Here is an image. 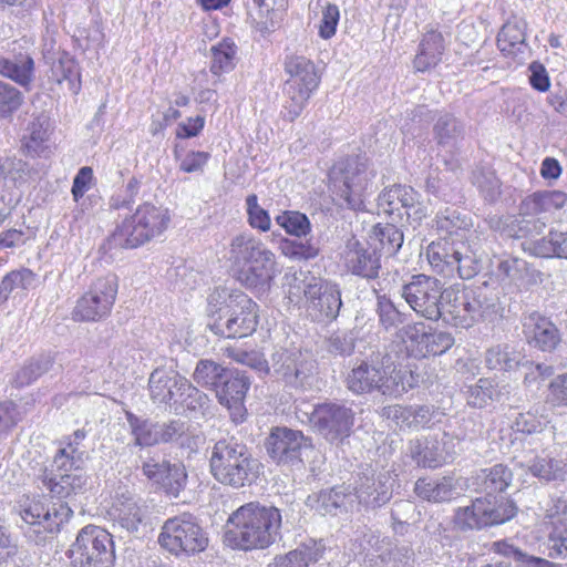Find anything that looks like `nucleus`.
I'll return each instance as SVG.
<instances>
[{"label": "nucleus", "instance_id": "1", "mask_svg": "<svg viewBox=\"0 0 567 567\" xmlns=\"http://www.w3.org/2000/svg\"><path fill=\"white\" fill-rule=\"evenodd\" d=\"M281 523V513L277 507L251 502L228 517L225 542L244 550L264 549L279 537Z\"/></svg>", "mask_w": 567, "mask_h": 567}, {"label": "nucleus", "instance_id": "2", "mask_svg": "<svg viewBox=\"0 0 567 567\" xmlns=\"http://www.w3.org/2000/svg\"><path fill=\"white\" fill-rule=\"evenodd\" d=\"M207 311L213 318L210 330L225 338H245L257 328V305L238 289L217 287L207 299Z\"/></svg>", "mask_w": 567, "mask_h": 567}, {"label": "nucleus", "instance_id": "3", "mask_svg": "<svg viewBox=\"0 0 567 567\" xmlns=\"http://www.w3.org/2000/svg\"><path fill=\"white\" fill-rule=\"evenodd\" d=\"M346 381L348 389L355 394L378 391L391 398L403 395L416 383L413 373L396 367L389 355L380 361H361L352 368Z\"/></svg>", "mask_w": 567, "mask_h": 567}, {"label": "nucleus", "instance_id": "4", "mask_svg": "<svg viewBox=\"0 0 567 567\" xmlns=\"http://www.w3.org/2000/svg\"><path fill=\"white\" fill-rule=\"evenodd\" d=\"M258 470V461L251 457L246 446L226 440L215 444L210 456V471L218 482L243 487L257 477Z\"/></svg>", "mask_w": 567, "mask_h": 567}, {"label": "nucleus", "instance_id": "5", "mask_svg": "<svg viewBox=\"0 0 567 567\" xmlns=\"http://www.w3.org/2000/svg\"><path fill=\"white\" fill-rule=\"evenodd\" d=\"M168 223L169 215L166 209L143 204L116 226L111 235V241L115 247L136 248L161 235Z\"/></svg>", "mask_w": 567, "mask_h": 567}, {"label": "nucleus", "instance_id": "6", "mask_svg": "<svg viewBox=\"0 0 567 567\" xmlns=\"http://www.w3.org/2000/svg\"><path fill=\"white\" fill-rule=\"evenodd\" d=\"M329 176L333 192L342 197L349 207L360 209L364 195L374 186L375 171L365 157L354 156L334 164Z\"/></svg>", "mask_w": 567, "mask_h": 567}, {"label": "nucleus", "instance_id": "7", "mask_svg": "<svg viewBox=\"0 0 567 567\" xmlns=\"http://www.w3.org/2000/svg\"><path fill=\"white\" fill-rule=\"evenodd\" d=\"M286 93L288 100L285 105L284 117L290 122L302 113L312 93L320 83V76L315 63L303 56L290 54L285 60Z\"/></svg>", "mask_w": 567, "mask_h": 567}, {"label": "nucleus", "instance_id": "8", "mask_svg": "<svg viewBox=\"0 0 567 567\" xmlns=\"http://www.w3.org/2000/svg\"><path fill=\"white\" fill-rule=\"evenodd\" d=\"M425 255L433 271L446 278L457 275L462 279H471L478 271L475 255L462 240L441 238L432 241Z\"/></svg>", "mask_w": 567, "mask_h": 567}, {"label": "nucleus", "instance_id": "9", "mask_svg": "<svg viewBox=\"0 0 567 567\" xmlns=\"http://www.w3.org/2000/svg\"><path fill=\"white\" fill-rule=\"evenodd\" d=\"M567 203L564 192H539L527 196L519 205L520 219H515L509 229V236L525 237L540 234L546 220L556 210L561 209Z\"/></svg>", "mask_w": 567, "mask_h": 567}, {"label": "nucleus", "instance_id": "10", "mask_svg": "<svg viewBox=\"0 0 567 567\" xmlns=\"http://www.w3.org/2000/svg\"><path fill=\"white\" fill-rule=\"evenodd\" d=\"M81 463V455L72 444L58 451L53 464L59 473L43 478V484L52 496L71 499L87 489L89 476Z\"/></svg>", "mask_w": 567, "mask_h": 567}, {"label": "nucleus", "instance_id": "11", "mask_svg": "<svg viewBox=\"0 0 567 567\" xmlns=\"http://www.w3.org/2000/svg\"><path fill=\"white\" fill-rule=\"evenodd\" d=\"M73 567H113L115 550L112 536L94 525L83 527L69 549Z\"/></svg>", "mask_w": 567, "mask_h": 567}, {"label": "nucleus", "instance_id": "12", "mask_svg": "<svg viewBox=\"0 0 567 567\" xmlns=\"http://www.w3.org/2000/svg\"><path fill=\"white\" fill-rule=\"evenodd\" d=\"M159 545L174 555L203 551L208 537L192 515L168 518L158 535Z\"/></svg>", "mask_w": 567, "mask_h": 567}, {"label": "nucleus", "instance_id": "13", "mask_svg": "<svg viewBox=\"0 0 567 567\" xmlns=\"http://www.w3.org/2000/svg\"><path fill=\"white\" fill-rule=\"evenodd\" d=\"M117 295L114 277L97 278L81 296L72 310L76 322H95L106 318L113 308Z\"/></svg>", "mask_w": 567, "mask_h": 567}, {"label": "nucleus", "instance_id": "14", "mask_svg": "<svg viewBox=\"0 0 567 567\" xmlns=\"http://www.w3.org/2000/svg\"><path fill=\"white\" fill-rule=\"evenodd\" d=\"M516 506L509 501L499 504L488 497L476 498L472 505L458 508L454 523L461 529H474L503 524L514 517Z\"/></svg>", "mask_w": 567, "mask_h": 567}, {"label": "nucleus", "instance_id": "15", "mask_svg": "<svg viewBox=\"0 0 567 567\" xmlns=\"http://www.w3.org/2000/svg\"><path fill=\"white\" fill-rule=\"evenodd\" d=\"M444 290L439 279L419 275L402 287L401 296L420 316L429 320H439L442 316L440 306Z\"/></svg>", "mask_w": 567, "mask_h": 567}, {"label": "nucleus", "instance_id": "16", "mask_svg": "<svg viewBox=\"0 0 567 567\" xmlns=\"http://www.w3.org/2000/svg\"><path fill=\"white\" fill-rule=\"evenodd\" d=\"M312 427L330 443L342 442L350 436L354 424V412L338 403H322L306 413Z\"/></svg>", "mask_w": 567, "mask_h": 567}, {"label": "nucleus", "instance_id": "17", "mask_svg": "<svg viewBox=\"0 0 567 567\" xmlns=\"http://www.w3.org/2000/svg\"><path fill=\"white\" fill-rule=\"evenodd\" d=\"M109 515L115 524L131 534L143 533L148 526L147 507L127 488L116 492Z\"/></svg>", "mask_w": 567, "mask_h": 567}, {"label": "nucleus", "instance_id": "18", "mask_svg": "<svg viewBox=\"0 0 567 567\" xmlns=\"http://www.w3.org/2000/svg\"><path fill=\"white\" fill-rule=\"evenodd\" d=\"M72 509L68 504L54 505L51 508L38 499H27L21 505L20 516L38 535L58 532L60 526L66 522Z\"/></svg>", "mask_w": 567, "mask_h": 567}, {"label": "nucleus", "instance_id": "19", "mask_svg": "<svg viewBox=\"0 0 567 567\" xmlns=\"http://www.w3.org/2000/svg\"><path fill=\"white\" fill-rule=\"evenodd\" d=\"M401 338L413 352L421 357L443 354L454 344L451 333L427 330L422 322L403 327Z\"/></svg>", "mask_w": 567, "mask_h": 567}, {"label": "nucleus", "instance_id": "20", "mask_svg": "<svg viewBox=\"0 0 567 567\" xmlns=\"http://www.w3.org/2000/svg\"><path fill=\"white\" fill-rule=\"evenodd\" d=\"M306 311L317 321L336 319L341 308L340 291L336 285L313 282L305 288Z\"/></svg>", "mask_w": 567, "mask_h": 567}, {"label": "nucleus", "instance_id": "21", "mask_svg": "<svg viewBox=\"0 0 567 567\" xmlns=\"http://www.w3.org/2000/svg\"><path fill=\"white\" fill-rule=\"evenodd\" d=\"M419 194L406 185H392L385 188L379 196V206L388 214L405 210L409 220L420 225L426 217L427 210L419 200Z\"/></svg>", "mask_w": 567, "mask_h": 567}, {"label": "nucleus", "instance_id": "22", "mask_svg": "<svg viewBox=\"0 0 567 567\" xmlns=\"http://www.w3.org/2000/svg\"><path fill=\"white\" fill-rule=\"evenodd\" d=\"M308 445V439L300 431L288 427L272 429L266 441L270 457L282 465L300 461L301 450Z\"/></svg>", "mask_w": 567, "mask_h": 567}, {"label": "nucleus", "instance_id": "23", "mask_svg": "<svg viewBox=\"0 0 567 567\" xmlns=\"http://www.w3.org/2000/svg\"><path fill=\"white\" fill-rule=\"evenodd\" d=\"M249 385V379L243 372L228 371L216 389V396L219 403L229 410L235 422H241L244 420L246 412L244 399Z\"/></svg>", "mask_w": 567, "mask_h": 567}, {"label": "nucleus", "instance_id": "24", "mask_svg": "<svg viewBox=\"0 0 567 567\" xmlns=\"http://www.w3.org/2000/svg\"><path fill=\"white\" fill-rule=\"evenodd\" d=\"M277 261L275 254L266 248L261 250L252 260L236 271L237 280L247 288L268 287L275 278Z\"/></svg>", "mask_w": 567, "mask_h": 567}, {"label": "nucleus", "instance_id": "25", "mask_svg": "<svg viewBox=\"0 0 567 567\" xmlns=\"http://www.w3.org/2000/svg\"><path fill=\"white\" fill-rule=\"evenodd\" d=\"M287 0H252L249 18L254 28L261 34L276 31L284 21Z\"/></svg>", "mask_w": 567, "mask_h": 567}, {"label": "nucleus", "instance_id": "26", "mask_svg": "<svg viewBox=\"0 0 567 567\" xmlns=\"http://www.w3.org/2000/svg\"><path fill=\"white\" fill-rule=\"evenodd\" d=\"M523 328L528 342L543 351L554 350L560 341L556 326L537 312L524 318Z\"/></svg>", "mask_w": 567, "mask_h": 567}, {"label": "nucleus", "instance_id": "27", "mask_svg": "<svg viewBox=\"0 0 567 567\" xmlns=\"http://www.w3.org/2000/svg\"><path fill=\"white\" fill-rule=\"evenodd\" d=\"M526 25L523 19H514L503 25L497 35V47L504 55L518 61L525 59L528 51Z\"/></svg>", "mask_w": 567, "mask_h": 567}, {"label": "nucleus", "instance_id": "28", "mask_svg": "<svg viewBox=\"0 0 567 567\" xmlns=\"http://www.w3.org/2000/svg\"><path fill=\"white\" fill-rule=\"evenodd\" d=\"M468 292H461L453 288L445 289L440 310L446 323L456 328H470L473 326L470 313Z\"/></svg>", "mask_w": 567, "mask_h": 567}, {"label": "nucleus", "instance_id": "29", "mask_svg": "<svg viewBox=\"0 0 567 567\" xmlns=\"http://www.w3.org/2000/svg\"><path fill=\"white\" fill-rule=\"evenodd\" d=\"M393 477L390 472H382L377 477H365L357 489V497L365 506L380 507L392 496Z\"/></svg>", "mask_w": 567, "mask_h": 567}, {"label": "nucleus", "instance_id": "30", "mask_svg": "<svg viewBox=\"0 0 567 567\" xmlns=\"http://www.w3.org/2000/svg\"><path fill=\"white\" fill-rule=\"evenodd\" d=\"M344 261L353 274L374 278L380 268L379 258L374 251H369L359 240L352 238L348 241L344 251Z\"/></svg>", "mask_w": 567, "mask_h": 567}, {"label": "nucleus", "instance_id": "31", "mask_svg": "<svg viewBox=\"0 0 567 567\" xmlns=\"http://www.w3.org/2000/svg\"><path fill=\"white\" fill-rule=\"evenodd\" d=\"M323 550L320 542L310 539L285 555L276 556L267 567H309L322 557Z\"/></svg>", "mask_w": 567, "mask_h": 567}, {"label": "nucleus", "instance_id": "32", "mask_svg": "<svg viewBox=\"0 0 567 567\" xmlns=\"http://www.w3.org/2000/svg\"><path fill=\"white\" fill-rule=\"evenodd\" d=\"M409 451L411 457L422 467L436 468L447 460L444 443L434 437L412 441Z\"/></svg>", "mask_w": 567, "mask_h": 567}, {"label": "nucleus", "instance_id": "33", "mask_svg": "<svg viewBox=\"0 0 567 567\" xmlns=\"http://www.w3.org/2000/svg\"><path fill=\"white\" fill-rule=\"evenodd\" d=\"M266 248L264 243L254 235L240 233L234 236L229 243L228 260L237 271Z\"/></svg>", "mask_w": 567, "mask_h": 567}, {"label": "nucleus", "instance_id": "34", "mask_svg": "<svg viewBox=\"0 0 567 567\" xmlns=\"http://www.w3.org/2000/svg\"><path fill=\"white\" fill-rule=\"evenodd\" d=\"M277 357L278 359L274 362L276 374L289 386H302L309 371L306 362L296 354L287 352L278 353Z\"/></svg>", "mask_w": 567, "mask_h": 567}, {"label": "nucleus", "instance_id": "35", "mask_svg": "<svg viewBox=\"0 0 567 567\" xmlns=\"http://www.w3.org/2000/svg\"><path fill=\"white\" fill-rule=\"evenodd\" d=\"M548 540L539 547V553L549 558H567V522L561 516L548 515Z\"/></svg>", "mask_w": 567, "mask_h": 567}, {"label": "nucleus", "instance_id": "36", "mask_svg": "<svg viewBox=\"0 0 567 567\" xmlns=\"http://www.w3.org/2000/svg\"><path fill=\"white\" fill-rule=\"evenodd\" d=\"M444 39L437 31H429L424 34L420 51L414 59V66L420 72H425L439 64L444 52Z\"/></svg>", "mask_w": 567, "mask_h": 567}, {"label": "nucleus", "instance_id": "37", "mask_svg": "<svg viewBox=\"0 0 567 567\" xmlns=\"http://www.w3.org/2000/svg\"><path fill=\"white\" fill-rule=\"evenodd\" d=\"M472 323L478 321L494 322L502 317V308L496 297L488 296L483 289L468 292Z\"/></svg>", "mask_w": 567, "mask_h": 567}, {"label": "nucleus", "instance_id": "38", "mask_svg": "<svg viewBox=\"0 0 567 567\" xmlns=\"http://www.w3.org/2000/svg\"><path fill=\"white\" fill-rule=\"evenodd\" d=\"M34 62L28 54H18L12 59L0 58V74L13 80L23 87L30 85L33 79Z\"/></svg>", "mask_w": 567, "mask_h": 567}, {"label": "nucleus", "instance_id": "39", "mask_svg": "<svg viewBox=\"0 0 567 567\" xmlns=\"http://www.w3.org/2000/svg\"><path fill=\"white\" fill-rule=\"evenodd\" d=\"M414 493L424 501L442 503L453 498L455 487L450 477H442L436 481L424 477L415 482Z\"/></svg>", "mask_w": 567, "mask_h": 567}, {"label": "nucleus", "instance_id": "40", "mask_svg": "<svg viewBox=\"0 0 567 567\" xmlns=\"http://www.w3.org/2000/svg\"><path fill=\"white\" fill-rule=\"evenodd\" d=\"M176 380L178 381V372L167 369H155L148 379V390L152 401L156 404L167 405L171 403L168 396V388L175 386Z\"/></svg>", "mask_w": 567, "mask_h": 567}, {"label": "nucleus", "instance_id": "41", "mask_svg": "<svg viewBox=\"0 0 567 567\" xmlns=\"http://www.w3.org/2000/svg\"><path fill=\"white\" fill-rule=\"evenodd\" d=\"M523 355L507 344L491 347L485 353V363L491 370L512 371L522 364Z\"/></svg>", "mask_w": 567, "mask_h": 567}, {"label": "nucleus", "instance_id": "42", "mask_svg": "<svg viewBox=\"0 0 567 567\" xmlns=\"http://www.w3.org/2000/svg\"><path fill=\"white\" fill-rule=\"evenodd\" d=\"M462 133V125L449 114L440 116L434 125V138L443 147L453 148Z\"/></svg>", "mask_w": 567, "mask_h": 567}, {"label": "nucleus", "instance_id": "43", "mask_svg": "<svg viewBox=\"0 0 567 567\" xmlns=\"http://www.w3.org/2000/svg\"><path fill=\"white\" fill-rule=\"evenodd\" d=\"M346 498L344 489L342 487H334L310 495L307 503L322 515H326L344 505Z\"/></svg>", "mask_w": 567, "mask_h": 567}, {"label": "nucleus", "instance_id": "44", "mask_svg": "<svg viewBox=\"0 0 567 567\" xmlns=\"http://www.w3.org/2000/svg\"><path fill=\"white\" fill-rule=\"evenodd\" d=\"M228 370L212 360H200L194 371V381L203 388L217 389Z\"/></svg>", "mask_w": 567, "mask_h": 567}, {"label": "nucleus", "instance_id": "45", "mask_svg": "<svg viewBox=\"0 0 567 567\" xmlns=\"http://www.w3.org/2000/svg\"><path fill=\"white\" fill-rule=\"evenodd\" d=\"M127 421L132 427L136 445L152 446L161 443L159 423L141 421L131 413L127 414Z\"/></svg>", "mask_w": 567, "mask_h": 567}, {"label": "nucleus", "instance_id": "46", "mask_svg": "<svg viewBox=\"0 0 567 567\" xmlns=\"http://www.w3.org/2000/svg\"><path fill=\"white\" fill-rule=\"evenodd\" d=\"M212 64L210 71L215 75L228 72L234 68V59L236 55V45L229 39H225L217 45L212 47Z\"/></svg>", "mask_w": 567, "mask_h": 567}, {"label": "nucleus", "instance_id": "47", "mask_svg": "<svg viewBox=\"0 0 567 567\" xmlns=\"http://www.w3.org/2000/svg\"><path fill=\"white\" fill-rule=\"evenodd\" d=\"M49 117L44 114L35 116L28 125L27 133L23 136L25 147L33 153H38L49 138Z\"/></svg>", "mask_w": 567, "mask_h": 567}, {"label": "nucleus", "instance_id": "48", "mask_svg": "<svg viewBox=\"0 0 567 567\" xmlns=\"http://www.w3.org/2000/svg\"><path fill=\"white\" fill-rule=\"evenodd\" d=\"M544 410V405H535L530 410L519 413L514 422L515 429L526 434L542 432L548 423L547 417L543 414Z\"/></svg>", "mask_w": 567, "mask_h": 567}, {"label": "nucleus", "instance_id": "49", "mask_svg": "<svg viewBox=\"0 0 567 567\" xmlns=\"http://www.w3.org/2000/svg\"><path fill=\"white\" fill-rule=\"evenodd\" d=\"M498 395L493 380L487 378L480 379L467 390V403L474 408H484Z\"/></svg>", "mask_w": 567, "mask_h": 567}, {"label": "nucleus", "instance_id": "50", "mask_svg": "<svg viewBox=\"0 0 567 567\" xmlns=\"http://www.w3.org/2000/svg\"><path fill=\"white\" fill-rule=\"evenodd\" d=\"M512 478L513 474L511 470L503 464H497L489 468L483 481V486L487 494L486 497L495 499V497H492V494L505 491Z\"/></svg>", "mask_w": 567, "mask_h": 567}, {"label": "nucleus", "instance_id": "51", "mask_svg": "<svg viewBox=\"0 0 567 567\" xmlns=\"http://www.w3.org/2000/svg\"><path fill=\"white\" fill-rule=\"evenodd\" d=\"M276 223L295 237L306 236L311 230L308 217L299 212H284L276 217Z\"/></svg>", "mask_w": 567, "mask_h": 567}, {"label": "nucleus", "instance_id": "52", "mask_svg": "<svg viewBox=\"0 0 567 567\" xmlns=\"http://www.w3.org/2000/svg\"><path fill=\"white\" fill-rule=\"evenodd\" d=\"M187 481L185 466L181 462L171 463L159 485L169 495L177 496L184 489Z\"/></svg>", "mask_w": 567, "mask_h": 567}, {"label": "nucleus", "instance_id": "53", "mask_svg": "<svg viewBox=\"0 0 567 567\" xmlns=\"http://www.w3.org/2000/svg\"><path fill=\"white\" fill-rule=\"evenodd\" d=\"M280 249L286 257L296 260L311 259L319 252V249L309 239H285L281 241Z\"/></svg>", "mask_w": 567, "mask_h": 567}, {"label": "nucleus", "instance_id": "54", "mask_svg": "<svg viewBox=\"0 0 567 567\" xmlns=\"http://www.w3.org/2000/svg\"><path fill=\"white\" fill-rule=\"evenodd\" d=\"M28 177L27 164L21 159L6 158L0 163V178L14 187H21Z\"/></svg>", "mask_w": 567, "mask_h": 567}, {"label": "nucleus", "instance_id": "55", "mask_svg": "<svg viewBox=\"0 0 567 567\" xmlns=\"http://www.w3.org/2000/svg\"><path fill=\"white\" fill-rule=\"evenodd\" d=\"M248 224L250 227L260 231H268L271 226V219L266 209L258 204V197L250 194L246 198Z\"/></svg>", "mask_w": 567, "mask_h": 567}, {"label": "nucleus", "instance_id": "56", "mask_svg": "<svg viewBox=\"0 0 567 567\" xmlns=\"http://www.w3.org/2000/svg\"><path fill=\"white\" fill-rule=\"evenodd\" d=\"M437 230L450 235L449 238L452 239V236L461 229H464L468 226L467 220L462 217V215L452 208H446L436 215L435 218Z\"/></svg>", "mask_w": 567, "mask_h": 567}, {"label": "nucleus", "instance_id": "57", "mask_svg": "<svg viewBox=\"0 0 567 567\" xmlns=\"http://www.w3.org/2000/svg\"><path fill=\"white\" fill-rule=\"evenodd\" d=\"M374 235L379 239L383 249L389 254H395L403 244V234L394 225L386 224L377 226Z\"/></svg>", "mask_w": 567, "mask_h": 567}, {"label": "nucleus", "instance_id": "58", "mask_svg": "<svg viewBox=\"0 0 567 567\" xmlns=\"http://www.w3.org/2000/svg\"><path fill=\"white\" fill-rule=\"evenodd\" d=\"M23 102L21 92L9 83L0 81V116L6 117L17 111Z\"/></svg>", "mask_w": 567, "mask_h": 567}, {"label": "nucleus", "instance_id": "59", "mask_svg": "<svg viewBox=\"0 0 567 567\" xmlns=\"http://www.w3.org/2000/svg\"><path fill=\"white\" fill-rule=\"evenodd\" d=\"M530 473L546 482L560 481L559 460L537 457L529 466Z\"/></svg>", "mask_w": 567, "mask_h": 567}, {"label": "nucleus", "instance_id": "60", "mask_svg": "<svg viewBox=\"0 0 567 567\" xmlns=\"http://www.w3.org/2000/svg\"><path fill=\"white\" fill-rule=\"evenodd\" d=\"M209 398L199 391L197 388L193 386L188 383L186 388V392L182 398V401L178 405V410L182 408L183 410H187L190 412H199L205 415L206 410L208 409Z\"/></svg>", "mask_w": 567, "mask_h": 567}, {"label": "nucleus", "instance_id": "61", "mask_svg": "<svg viewBox=\"0 0 567 567\" xmlns=\"http://www.w3.org/2000/svg\"><path fill=\"white\" fill-rule=\"evenodd\" d=\"M53 365V359L50 355L42 357L35 361H31L17 375L20 385L29 384L45 373Z\"/></svg>", "mask_w": 567, "mask_h": 567}, {"label": "nucleus", "instance_id": "62", "mask_svg": "<svg viewBox=\"0 0 567 567\" xmlns=\"http://www.w3.org/2000/svg\"><path fill=\"white\" fill-rule=\"evenodd\" d=\"M340 19V11L336 4L326 3L322 8V18L319 24V35L322 39H330L336 34Z\"/></svg>", "mask_w": 567, "mask_h": 567}, {"label": "nucleus", "instance_id": "63", "mask_svg": "<svg viewBox=\"0 0 567 567\" xmlns=\"http://www.w3.org/2000/svg\"><path fill=\"white\" fill-rule=\"evenodd\" d=\"M547 403L553 406H567V372L558 374L549 383Z\"/></svg>", "mask_w": 567, "mask_h": 567}, {"label": "nucleus", "instance_id": "64", "mask_svg": "<svg viewBox=\"0 0 567 567\" xmlns=\"http://www.w3.org/2000/svg\"><path fill=\"white\" fill-rule=\"evenodd\" d=\"M547 403L553 406H567V372L558 374L549 383Z\"/></svg>", "mask_w": 567, "mask_h": 567}]
</instances>
